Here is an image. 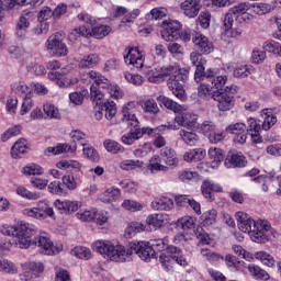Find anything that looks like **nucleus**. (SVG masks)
Instances as JSON below:
<instances>
[{
	"label": "nucleus",
	"instance_id": "1",
	"mask_svg": "<svg viewBox=\"0 0 281 281\" xmlns=\"http://www.w3.org/2000/svg\"><path fill=\"white\" fill-rule=\"evenodd\" d=\"M91 249L111 262H128L133 254L144 262L155 258V249L149 241H131L125 246L117 240L98 239L91 244Z\"/></svg>",
	"mask_w": 281,
	"mask_h": 281
},
{
	"label": "nucleus",
	"instance_id": "2",
	"mask_svg": "<svg viewBox=\"0 0 281 281\" xmlns=\"http://www.w3.org/2000/svg\"><path fill=\"white\" fill-rule=\"evenodd\" d=\"M148 82L157 83L168 78V88L178 100H186V90L183 83L190 76V70L181 68L179 64H171L168 66H154L144 69Z\"/></svg>",
	"mask_w": 281,
	"mask_h": 281
},
{
	"label": "nucleus",
	"instance_id": "3",
	"mask_svg": "<svg viewBox=\"0 0 281 281\" xmlns=\"http://www.w3.org/2000/svg\"><path fill=\"white\" fill-rule=\"evenodd\" d=\"M239 232L247 234L252 243H269L271 224L265 220H254L249 214L238 211L235 213Z\"/></svg>",
	"mask_w": 281,
	"mask_h": 281
},
{
	"label": "nucleus",
	"instance_id": "4",
	"mask_svg": "<svg viewBox=\"0 0 281 281\" xmlns=\"http://www.w3.org/2000/svg\"><path fill=\"white\" fill-rule=\"evenodd\" d=\"M0 234L3 236H14L15 246H18L19 249H27L30 236H36V226L23 222L18 225L4 224L0 226Z\"/></svg>",
	"mask_w": 281,
	"mask_h": 281
},
{
	"label": "nucleus",
	"instance_id": "5",
	"mask_svg": "<svg viewBox=\"0 0 281 281\" xmlns=\"http://www.w3.org/2000/svg\"><path fill=\"white\" fill-rule=\"evenodd\" d=\"M111 31L112 29L110 25L102 24L100 22V19H98L92 27L81 25L74 29V31L69 34V41H76L78 36H83V38H97L99 41H102V38H106V36H109V33Z\"/></svg>",
	"mask_w": 281,
	"mask_h": 281
},
{
	"label": "nucleus",
	"instance_id": "6",
	"mask_svg": "<svg viewBox=\"0 0 281 281\" xmlns=\"http://www.w3.org/2000/svg\"><path fill=\"white\" fill-rule=\"evenodd\" d=\"M33 236L34 235H29L26 249H30V247H37L40 254H44V256H56L64 249L63 243L53 241L47 235L35 236L32 239Z\"/></svg>",
	"mask_w": 281,
	"mask_h": 281
},
{
	"label": "nucleus",
	"instance_id": "7",
	"mask_svg": "<svg viewBox=\"0 0 281 281\" xmlns=\"http://www.w3.org/2000/svg\"><path fill=\"white\" fill-rule=\"evenodd\" d=\"M69 137L72 140V145H69L67 143H59L55 147H48L45 150V155H65L67 153H70V155H76V150H78V145L76 144L79 142V144H87V134H85L80 130H72L69 133Z\"/></svg>",
	"mask_w": 281,
	"mask_h": 281
},
{
	"label": "nucleus",
	"instance_id": "8",
	"mask_svg": "<svg viewBox=\"0 0 281 281\" xmlns=\"http://www.w3.org/2000/svg\"><path fill=\"white\" fill-rule=\"evenodd\" d=\"M196 120V114L188 110H183V106H181V110L176 112L173 121L159 125L158 131H179L181 126L183 128H192L195 126Z\"/></svg>",
	"mask_w": 281,
	"mask_h": 281
},
{
	"label": "nucleus",
	"instance_id": "9",
	"mask_svg": "<svg viewBox=\"0 0 281 281\" xmlns=\"http://www.w3.org/2000/svg\"><path fill=\"white\" fill-rule=\"evenodd\" d=\"M159 262L165 271H172L175 262L180 267H188V259L183 256V250L176 246H169L164 252H160Z\"/></svg>",
	"mask_w": 281,
	"mask_h": 281
},
{
	"label": "nucleus",
	"instance_id": "10",
	"mask_svg": "<svg viewBox=\"0 0 281 281\" xmlns=\"http://www.w3.org/2000/svg\"><path fill=\"white\" fill-rule=\"evenodd\" d=\"M23 214L24 216L36 218L37 221H45V218L56 221V212L54 211V207L49 205V201L47 200H40L36 206L24 209Z\"/></svg>",
	"mask_w": 281,
	"mask_h": 281
},
{
	"label": "nucleus",
	"instance_id": "11",
	"mask_svg": "<svg viewBox=\"0 0 281 281\" xmlns=\"http://www.w3.org/2000/svg\"><path fill=\"white\" fill-rule=\"evenodd\" d=\"M48 80L55 82L59 89H69L80 82V79L76 75L69 74V68H61L59 71H48Z\"/></svg>",
	"mask_w": 281,
	"mask_h": 281
},
{
	"label": "nucleus",
	"instance_id": "12",
	"mask_svg": "<svg viewBox=\"0 0 281 281\" xmlns=\"http://www.w3.org/2000/svg\"><path fill=\"white\" fill-rule=\"evenodd\" d=\"M46 52L54 58H63L69 54L67 44L60 40V34L56 33L50 35L45 42Z\"/></svg>",
	"mask_w": 281,
	"mask_h": 281
},
{
	"label": "nucleus",
	"instance_id": "13",
	"mask_svg": "<svg viewBox=\"0 0 281 281\" xmlns=\"http://www.w3.org/2000/svg\"><path fill=\"white\" fill-rule=\"evenodd\" d=\"M36 12L34 11H23L19 20L15 23V36L20 41H25V36H27V30H30V25L32 22L36 20Z\"/></svg>",
	"mask_w": 281,
	"mask_h": 281
},
{
	"label": "nucleus",
	"instance_id": "14",
	"mask_svg": "<svg viewBox=\"0 0 281 281\" xmlns=\"http://www.w3.org/2000/svg\"><path fill=\"white\" fill-rule=\"evenodd\" d=\"M121 113L122 120L127 126H132V128H137V126H139V119H137V102L130 101L123 104Z\"/></svg>",
	"mask_w": 281,
	"mask_h": 281
},
{
	"label": "nucleus",
	"instance_id": "15",
	"mask_svg": "<svg viewBox=\"0 0 281 281\" xmlns=\"http://www.w3.org/2000/svg\"><path fill=\"white\" fill-rule=\"evenodd\" d=\"M225 132L233 136L234 144H239V146L247 144V124L232 123L225 127Z\"/></svg>",
	"mask_w": 281,
	"mask_h": 281
},
{
	"label": "nucleus",
	"instance_id": "16",
	"mask_svg": "<svg viewBox=\"0 0 281 281\" xmlns=\"http://www.w3.org/2000/svg\"><path fill=\"white\" fill-rule=\"evenodd\" d=\"M125 64L128 67H134L135 69L144 68V63L146 57L144 52L139 49V47L127 48L124 54Z\"/></svg>",
	"mask_w": 281,
	"mask_h": 281
},
{
	"label": "nucleus",
	"instance_id": "17",
	"mask_svg": "<svg viewBox=\"0 0 281 281\" xmlns=\"http://www.w3.org/2000/svg\"><path fill=\"white\" fill-rule=\"evenodd\" d=\"M236 92V86H226L224 92H221L220 95L215 97L214 100H217V108L220 111H229L234 109V93Z\"/></svg>",
	"mask_w": 281,
	"mask_h": 281
},
{
	"label": "nucleus",
	"instance_id": "18",
	"mask_svg": "<svg viewBox=\"0 0 281 281\" xmlns=\"http://www.w3.org/2000/svg\"><path fill=\"white\" fill-rule=\"evenodd\" d=\"M207 155L210 162H202L198 166L199 170H202L203 172H207L210 170L207 168H218V166L223 164V159H225V155L221 148L211 147L207 151Z\"/></svg>",
	"mask_w": 281,
	"mask_h": 281
},
{
	"label": "nucleus",
	"instance_id": "19",
	"mask_svg": "<svg viewBox=\"0 0 281 281\" xmlns=\"http://www.w3.org/2000/svg\"><path fill=\"white\" fill-rule=\"evenodd\" d=\"M55 210L59 212V214H65L69 216L71 214H76L80 207H82V201L78 200H60L57 199L53 203Z\"/></svg>",
	"mask_w": 281,
	"mask_h": 281
},
{
	"label": "nucleus",
	"instance_id": "20",
	"mask_svg": "<svg viewBox=\"0 0 281 281\" xmlns=\"http://www.w3.org/2000/svg\"><path fill=\"white\" fill-rule=\"evenodd\" d=\"M260 169L252 168L248 172H246V177L252 179L255 183H261L262 192H269V183L276 179V171H270L268 175H260Z\"/></svg>",
	"mask_w": 281,
	"mask_h": 281
},
{
	"label": "nucleus",
	"instance_id": "21",
	"mask_svg": "<svg viewBox=\"0 0 281 281\" xmlns=\"http://www.w3.org/2000/svg\"><path fill=\"white\" fill-rule=\"evenodd\" d=\"M181 30V22L177 20H166L162 23L161 37L167 43L170 41H179V31Z\"/></svg>",
	"mask_w": 281,
	"mask_h": 281
},
{
	"label": "nucleus",
	"instance_id": "22",
	"mask_svg": "<svg viewBox=\"0 0 281 281\" xmlns=\"http://www.w3.org/2000/svg\"><path fill=\"white\" fill-rule=\"evenodd\" d=\"M161 157L157 154L153 155L148 164L143 165V175L150 177V175H157V172H168V166L161 164Z\"/></svg>",
	"mask_w": 281,
	"mask_h": 281
},
{
	"label": "nucleus",
	"instance_id": "23",
	"mask_svg": "<svg viewBox=\"0 0 281 281\" xmlns=\"http://www.w3.org/2000/svg\"><path fill=\"white\" fill-rule=\"evenodd\" d=\"M22 269L21 280L30 281L33 278H38V273L45 271V266L42 262L26 261L22 263Z\"/></svg>",
	"mask_w": 281,
	"mask_h": 281
},
{
	"label": "nucleus",
	"instance_id": "24",
	"mask_svg": "<svg viewBox=\"0 0 281 281\" xmlns=\"http://www.w3.org/2000/svg\"><path fill=\"white\" fill-rule=\"evenodd\" d=\"M201 193L203 198L212 203L214 201V192H223V187L221 183L212 180V179H205L202 181V184L200 187Z\"/></svg>",
	"mask_w": 281,
	"mask_h": 281
},
{
	"label": "nucleus",
	"instance_id": "25",
	"mask_svg": "<svg viewBox=\"0 0 281 281\" xmlns=\"http://www.w3.org/2000/svg\"><path fill=\"white\" fill-rule=\"evenodd\" d=\"M192 42L195 47V52H199L200 54H212L214 52V44L207 38V36L195 33V36L192 37Z\"/></svg>",
	"mask_w": 281,
	"mask_h": 281
},
{
	"label": "nucleus",
	"instance_id": "26",
	"mask_svg": "<svg viewBox=\"0 0 281 281\" xmlns=\"http://www.w3.org/2000/svg\"><path fill=\"white\" fill-rule=\"evenodd\" d=\"M224 164L226 168H245L247 166V158L243 153L228 151Z\"/></svg>",
	"mask_w": 281,
	"mask_h": 281
},
{
	"label": "nucleus",
	"instance_id": "27",
	"mask_svg": "<svg viewBox=\"0 0 281 281\" xmlns=\"http://www.w3.org/2000/svg\"><path fill=\"white\" fill-rule=\"evenodd\" d=\"M9 54H11L12 58H15L19 63H23L24 65L34 63V54L25 52L23 47L10 46Z\"/></svg>",
	"mask_w": 281,
	"mask_h": 281
},
{
	"label": "nucleus",
	"instance_id": "28",
	"mask_svg": "<svg viewBox=\"0 0 281 281\" xmlns=\"http://www.w3.org/2000/svg\"><path fill=\"white\" fill-rule=\"evenodd\" d=\"M160 159L166 164L167 168H177L179 166V157L177 151L171 147H165L160 150Z\"/></svg>",
	"mask_w": 281,
	"mask_h": 281
},
{
	"label": "nucleus",
	"instance_id": "29",
	"mask_svg": "<svg viewBox=\"0 0 281 281\" xmlns=\"http://www.w3.org/2000/svg\"><path fill=\"white\" fill-rule=\"evenodd\" d=\"M180 9L188 19H194L199 16V12H201V4H199L196 0H184L181 2Z\"/></svg>",
	"mask_w": 281,
	"mask_h": 281
},
{
	"label": "nucleus",
	"instance_id": "30",
	"mask_svg": "<svg viewBox=\"0 0 281 281\" xmlns=\"http://www.w3.org/2000/svg\"><path fill=\"white\" fill-rule=\"evenodd\" d=\"M81 82L83 85H89V82H93L94 85H108L106 77H104L102 74L95 71V70H90V71H85L81 74Z\"/></svg>",
	"mask_w": 281,
	"mask_h": 281
},
{
	"label": "nucleus",
	"instance_id": "31",
	"mask_svg": "<svg viewBox=\"0 0 281 281\" xmlns=\"http://www.w3.org/2000/svg\"><path fill=\"white\" fill-rule=\"evenodd\" d=\"M142 232H148V225L143 222H131L125 227L124 236L125 238H135L137 234H142Z\"/></svg>",
	"mask_w": 281,
	"mask_h": 281
},
{
	"label": "nucleus",
	"instance_id": "32",
	"mask_svg": "<svg viewBox=\"0 0 281 281\" xmlns=\"http://www.w3.org/2000/svg\"><path fill=\"white\" fill-rule=\"evenodd\" d=\"M77 63L79 69H93V67H98V64L100 63V55L95 53L83 55Z\"/></svg>",
	"mask_w": 281,
	"mask_h": 281
},
{
	"label": "nucleus",
	"instance_id": "33",
	"mask_svg": "<svg viewBox=\"0 0 281 281\" xmlns=\"http://www.w3.org/2000/svg\"><path fill=\"white\" fill-rule=\"evenodd\" d=\"M260 115L263 120L261 124L262 131H271V128H273V126H276L278 122V117L276 116V114H273V110L263 109L261 110Z\"/></svg>",
	"mask_w": 281,
	"mask_h": 281
},
{
	"label": "nucleus",
	"instance_id": "34",
	"mask_svg": "<svg viewBox=\"0 0 281 281\" xmlns=\"http://www.w3.org/2000/svg\"><path fill=\"white\" fill-rule=\"evenodd\" d=\"M206 155L207 151L203 148L189 149L183 154V161H187V164L203 161Z\"/></svg>",
	"mask_w": 281,
	"mask_h": 281
},
{
	"label": "nucleus",
	"instance_id": "35",
	"mask_svg": "<svg viewBox=\"0 0 281 281\" xmlns=\"http://www.w3.org/2000/svg\"><path fill=\"white\" fill-rule=\"evenodd\" d=\"M122 196V191L117 187H110L99 195L102 203H115Z\"/></svg>",
	"mask_w": 281,
	"mask_h": 281
},
{
	"label": "nucleus",
	"instance_id": "36",
	"mask_svg": "<svg viewBox=\"0 0 281 281\" xmlns=\"http://www.w3.org/2000/svg\"><path fill=\"white\" fill-rule=\"evenodd\" d=\"M11 91L16 95H22V98H32L34 92H32V85L29 86L25 81H15L11 85Z\"/></svg>",
	"mask_w": 281,
	"mask_h": 281
},
{
	"label": "nucleus",
	"instance_id": "37",
	"mask_svg": "<svg viewBox=\"0 0 281 281\" xmlns=\"http://www.w3.org/2000/svg\"><path fill=\"white\" fill-rule=\"evenodd\" d=\"M29 150L30 143H27V139L20 138L11 147V157H13V159H19L21 158V155H25V153H27Z\"/></svg>",
	"mask_w": 281,
	"mask_h": 281
},
{
	"label": "nucleus",
	"instance_id": "38",
	"mask_svg": "<svg viewBox=\"0 0 281 281\" xmlns=\"http://www.w3.org/2000/svg\"><path fill=\"white\" fill-rule=\"evenodd\" d=\"M153 210H165V212H170L175 210V200L169 196H160L151 202Z\"/></svg>",
	"mask_w": 281,
	"mask_h": 281
},
{
	"label": "nucleus",
	"instance_id": "39",
	"mask_svg": "<svg viewBox=\"0 0 281 281\" xmlns=\"http://www.w3.org/2000/svg\"><path fill=\"white\" fill-rule=\"evenodd\" d=\"M224 69L225 71H233L234 78H247V76H250L251 71H254V67L247 65L234 68L232 64H226Z\"/></svg>",
	"mask_w": 281,
	"mask_h": 281
},
{
	"label": "nucleus",
	"instance_id": "40",
	"mask_svg": "<svg viewBox=\"0 0 281 281\" xmlns=\"http://www.w3.org/2000/svg\"><path fill=\"white\" fill-rule=\"evenodd\" d=\"M27 0H0V23L5 19V10H14L15 5H25Z\"/></svg>",
	"mask_w": 281,
	"mask_h": 281
},
{
	"label": "nucleus",
	"instance_id": "41",
	"mask_svg": "<svg viewBox=\"0 0 281 281\" xmlns=\"http://www.w3.org/2000/svg\"><path fill=\"white\" fill-rule=\"evenodd\" d=\"M168 214L165 213H154L150 214L147 218H146V224L145 225H151V227H164V225H166V223H168Z\"/></svg>",
	"mask_w": 281,
	"mask_h": 281
},
{
	"label": "nucleus",
	"instance_id": "42",
	"mask_svg": "<svg viewBox=\"0 0 281 281\" xmlns=\"http://www.w3.org/2000/svg\"><path fill=\"white\" fill-rule=\"evenodd\" d=\"M106 85H100V87L105 89L113 100H122V98H124V90L116 83H111L109 79H106Z\"/></svg>",
	"mask_w": 281,
	"mask_h": 281
},
{
	"label": "nucleus",
	"instance_id": "43",
	"mask_svg": "<svg viewBox=\"0 0 281 281\" xmlns=\"http://www.w3.org/2000/svg\"><path fill=\"white\" fill-rule=\"evenodd\" d=\"M121 170L125 172H131V170H140L143 172L144 161L143 160H135V159H125L119 164Z\"/></svg>",
	"mask_w": 281,
	"mask_h": 281
},
{
	"label": "nucleus",
	"instance_id": "44",
	"mask_svg": "<svg viewBox=\"0 0 281 281\" xmlns=\"http://www.w3.org/2000/svg\"><path fill=\"white\" fill-rule=\"evenodd\" d=\"M22 175L24 177H41L45 175V169L38 164L31 162L22 168Z\"/></svg>",
	"mask_w": 281,
	"mask_h": 281
},
{
	"label": "nucleus",
	"instance_id": "45",
	"mask_svg": "<svg viewBox=\"0 0 281 281\" xmlns=\"http://www.w3.org/2000/svg\"><path fill=\"white\" fill-rule=\"evenodd\" d=\"M255 259L261 262L263 267H269V268L276 267V258L271 254L265 250L255 252Z\"/></svg>",
	"mask_w": 281,
	"mask_h": 281
},
{
	"label": "nucleus",
	"instance_id": "46",
	"mask_svg": "<svg viewBox=\"0 0 281 281\" xmlns=\"http://www.w3.org/2000/svg\"><path fill=\"white\" fill-rule=\"evenodd\" d=\"M157 102L159 103L160 106H165V109H168L169 111H173V113H179L181 111V105L172 99L160 94L157 97Z\"/></svg>",
	"mask_w": 281,
	"mask_h": 281
},
{
	"label": "nucleus",
	"instance_id": "47",
	"mask_svg": "<svg viewBox=\"0 0 281 281\" xmlns=\"http://www.w3.org/2000/svg\"><path fill=\"white\" fill-rule=\"evenodd\" d=\"M0 272L16 276V273H19V267L9 259L0 258Z\"/></svg>",
	"mask_w": 281,
	"mask_h": 281
},
{
	"label": "nucleus",
	"instance_id": "48",
	"mask_svg": "<svg viewBox=\"0 0 281 281\" xmlns=\"http://www.w3.org/2000/svg\"><path fill=\"white\" fill-rule=\"evenodd\" d=\"M217 217L218 212L214 209H211L200 216V223L203 225V227H210V225H214V223H216Z\"/></svg>",
	"mask_w": 281,
	"mask_h": 281
},
{
	"label": "nucleus",
	"instance_id": "49",
	"mask_svg": "<svg viewBox=\"0 0 281 281\" xmlns=\"http://www.w3.org/2000/svg\"><path fill=\"white\" fill-rule=\"evenodd\" d=\"M179 136L181 137L182 142L187 144V146H196L199 144V135L194 132L180 130Z\"/></svg>",
	"mask_w": 281,
	"mask_h": 281
},
{
	"label": "nucleus",
	"instance_id": "50",
	"mask_svg": "<svg viewBox=\"0 0 281 281\" xmlns=\"http://www.w3.org/2000/svg\"><path fill=\"white\" fill-rule=\"evenodd\" d=\"M61 181L67 190H76L82 183L80 177L74 176V173L63 176Z\"/></svg>",
	"mask_w": 281,
	"mask_h": 281
},
{
	"label": "nucleus",
	"instance_id": "51",
	"mask_svg": "<svg viewBox=\"0 0 281 281\" xmlns=\"http://www.w3.org/2000/svg\"><path fill=\"white\" fill-rule=\"evenodd\" d=\"M140 106L144 113L148 115H157L159 113V105H157V101L155 99H145L140 102Z\"/></svg>",
	"mask_w": 281,
	"mask_h": 281
},
{
	"label": "nucleus",
	"instance_id": "52",
	"mask_svg": "<svg viewBox=\"0 0 281 281\" xmlns=\"http://www.w3.org/2000/svg\"><path fill=\"white\" fill-rule=\"evenodd\" d=\"M71 256H75L76 258H79V260H91L93 257V252H91V249L85 246H77L70 251Z\"/></svg>",
	"mask_w": 281,
	"mask_h": 281
},
{
	"label": "nucleus",
	"instance_id": "53",
	"mask_svg": "<svg viewBox=\"0 0 281 281\" xmlns=\"http://www.w3.org/2000/svg\"><path fill=\"white\" fill-rule=\"evenodd\" d=\"M82 153L86 159H89L94 164H98V161H100V154H98V151L91 146V144L82 143Z\"/></svg>",
	"mask_w": 281,
	"mask_h": 281
},
{
	"label": "nucleus",
	"instance_id": "54",
	"mask_svg": "<svg viewBox=\"0 0 281 281\" xmlns=\"http://www.w3.org/2000/svg\"><path fill=\"white\" fill-rule=\"evenodd\" d=\"M248 271L255 280H269V272L254 263L248 265Z\"/></svg>",
	"mask_w": 281,
	"mask_h": 281
},
{
	"label": "nucleus",
	"instance_id": "55",
	"mask_svg": "<svg viewBox=\"0 0 281 281\" xmlns=\"http://www.w3.org/2000/svg\"><path fill=\"white\" fill-rule=\"evenodd\" d=\"M137 139H142V132H137L136 127L121 137V142L125 144V146H133Z\"/></svg>",
	"mask_w": 281,
	"mask_h": 281
},
{
	"label": "nucleus",
	"instance_id": "56",
	"mask_svg": "<svg viewBox=\"0 0 281 281\" xmlns=\"http://www.w3.org/2000/svg\"><path fill=\"white\" fill-rule=\"evenodd\" d=\"M262 49L268 52V54H273L274 56H279L281 58V44L274 40H267L262 44Z\"/></svg>",
	"mask_w": 281,
	"mask_h": 281
},
{
	"label": "nucleus",
	"instance_id": "57",
	"mask_svg": "<svg viewBox=\"0 0 281 281\" xmlns=\"http://www.w3.org/2000/svg\"><path fill=\"white\" fill-rule=\"evenodd\" d=\"M178 179L182 183H190V181H199V172L190 169H183L178 172Z\"/></svg>",
	"mask_w": 281,
	"mask_h": 281
},
{
	"label": "nucleus",
	"instance_id": "58",
	"mask_svg": "<svg viewBox=\"0 0 281 281\" xmlns=\"http://www.w3.org/2000/svg\"><path fill=\"white\" fill-rule=\"evenodd\" d=\"M216 91H214V88L210 87L207 83H201L198 87V95L199 98H202L203 100H209V98H213V100H216Z\"/></svg>",
	"mask_w": 281,
	"mask_h": 281
},
{
	"label": "nucleus",
	"instance_id": "59",
	"mask_svg": "<svg viewBox=\"0 0 281 281\" xmlns=\"http://www.w3.org/2000/svg\"><path fill=\"white\" fill-rule=\"evenodd\" d=\"M109 218H111V215L108 211H98L97 209H94L93 222L95 223V225H98V227H104V225H108Z\"/></svg>",
	"mask_w": 281,
	"mask_h": 281
},
{
	"label": "nucleus",
	"instance_id": "60",
	"mask_svg": "<svg viewBox=\"0 0 281 281\" xmlns=\"http://www.w3.org/2000/svg\"><path fill=\"white\" fill-rule=\"evenodd\" d=\"M250 60L252 65H262L267 60V52L265 48L255 47L251 52Z\"/></svg>",
	"mask_w": 281,
	"mask_h": 281
},
{
	"label": "nucleus",
	"instance_id": "61",
	"mask_svg": "<svg viewBox=\"0 0 281 281\" xmlns=\"http://www.w3.org/2000/svg\"><path fill=\"white\" fill-rule=\"evenodd\" d=\"M148 243L154 251H161V254H164L168 249V247H172V245H168L169 241L167 237L162 239H150Z\"/></svg>",
	"mask_w": 281,
	"mask_h": 281
},
{
	"label": "nucleus",
	"instance_id": "62",
	"mask_svg": "<svg viewBox=\"0 0 281 281\" xmlns=\"http://www.w3.org/2000/svg\"><path fill=\"white\" fill-rule=\"evenodd\" d=\"M225 262L229 271L233 272L240 271L243 267H245V261H238V259L232 255L226 256Z\"/></svg>",
	"mask_w": 281,
	"mask_h": 281
},
{
	"label": "nucleus",
	"instance_id": "63",
	"mask_svg": "<svg viewBox=\"0 0 281 281\" xmlns=\"http://www.w3.org/2000/svg\"><path fill=\"white\" fill-rule=\"evenodd\" d=\"M103 146L108 153H112V155H117V153H124L125 148L120 143L113 139H106L103 143Z\"/></svg>",
	"mask_w": 281,
	"mask_h": 281
},
{
	"label": "nucleus",
	"instance_id": "64",
	"mask_svg": "<svg viewBox=\"0 0 281 281\" xmlns=\"http://www.w3.org/2000/svg\"><path fill=\"white\" fill-rule=\"evenodd\" d=\"M121 206L123 210H126V212H142V210H144V204L135 200H124Z\"/></svg>",
	"mask_w": 281,
	"mask_h": 281
}]
</instances>
